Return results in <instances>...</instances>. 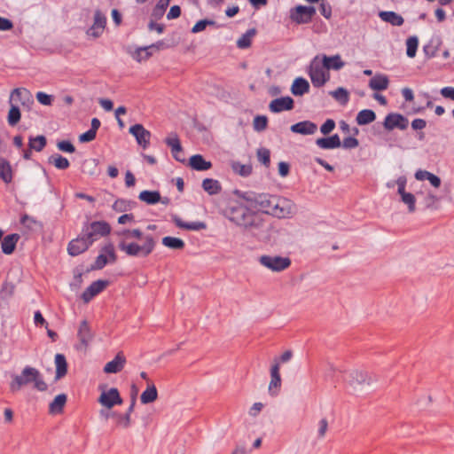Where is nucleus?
<instances>
[{
  "label": "nucleus",
  "instance_id": "3",
  "mask_svg": "<svg viewBox=\"0 0 454 454\" xmlns=\"http://www.w3.org/2000/svg\"><path fill=\"white\" fill-rule=\"evenodd\" d=\"M34 383V387L38 391L44 392L48 389V385L43 380V378L36 368L26 366L21 371L20 375H14L10 383V389L12 392L19 391L22 387Z\"/></svg>",
  "mask_w": 454,
  "mask_h": 454
},
{
  "label": "nucleus",
  "instance_id": "56",
  "mask_svg": "<svg viewBox=\"0 0 454 454\" xmlns=\"http://www.w3.org/2000/svg\"><path fill=\"white\" fill-rule=\"evenodd\" d=\"M144 49H145V47L138 48L133 55V58L138 62H140L142 60H145L153 55L152 51H149V50H144Z\"/></svg>",
  "mask_w": 454,
  "mask_h": 454
},
{
  "label": "nucleus",
  "instance_id": "24",
  "mask_svg": "<svg viewBox=\"0 0 454 454\" xmlns=\"http://www.w3.org/2000/svg\"><path fill=\"white\" fill-rule=\"evenodd\" d=\"M348 382L351 386L356 387V385L360 386L365 383L369 384L370 378L368 377L367 373L363 371L353 370L348 372Z\"/></svg>",
  "mask_w": 454,
  "mask_h": 454
},
{
  "label": "nucleus",
  "instance_id": "30",
  "mask_svg": "<svg viewBox=\"0 0 454 454\" xmlns=\"http://www.w3.org/2000/svg\"><path fill=\"white\" fill-rule=\"evenodd\" d=\"M137 402V392L131 396L130 405L128 408L125 415L117 414L116 417L118 419V424L125 428L130 426V414L134 411L135 405Z\"/></svg>",
  "mask_w": 454,
  "mask_h": 454
},
{
  "label": "nucleus",
  "instance_id": "14",
  "mask_svg": "<svg viewBox=\"0 0 454 454\" xmlns=\"http://www.w3.org/2000/svg\"><path fill=\"white\" fill-rule=\"evenodd\" d=\"M129 133L135 137L137 143L146 149L150 145L151 132L142 124H135L129 128Z\"/></svg>",
  "mask_w": 454,
  "mask_h": 454
},
{
  "label": "nucleus",
  "instance_id": "16",
  "mask_svg": "<svg viewBox=\"0 0 454 454\" xmlns=\"http://www.w3.org/2000/svg\"><path fill=\"white\" fill-rule=\"evenodd\" d=\"M108 285L107 280L98 279L97 281L92 282L82 293V299L84 302H89L91 301L96 295L101 293Z\"/></svg>",
  "mask_w": 454,
  "mask_h": 454
},
{
  "label": "nucleus",
  "instance_id": "18",
  "mask_svg": "<svg viewBox=\"0 0 454 454\" xmlns=\"http://www.w3.org/2000/svg\"><path fill=\"white\" fill-rule=\"evenodd\" d=\"M281 386V377L279 373V363L277 359L270 368V381L269 384V393L272 396H276Z\"/></svg>",
  "mask_w": 454,
  "mask_h": 454
},
{
  "label": "nucleus",
  "instance_id": "9",
  "mask_svg": "<svg viewBox=\"0 0 454 454\" xmlns=\"http://www.w3.org/2000/svg\"><path fill=\"white\" fill-rule=\"evenodd\" d=\"M77 338L79 340V343L76 345V349L86 351L94 338V333L87 320H82L81 322L77 332Z\"/></svg>",
  "mask_w": 454,
  "mask_h": 454
},
{
  "label": "nucleus",
  "instance_id": "19",
  "mask_svg": "<svg viewBox=\"0 0 454 454\" xmlns=\"http://www.w3.org/2000/svg\"><path fill=\"white\" fill-rule=\"evenodd\" d=\"M275 198L276 196H272L268 193H259L254 205V208L262 210L267 215H271Z\"/></svg>",
  "mask_w": 454,
  "mask_h": 454
},
{
  "label": "nucleus",
  "instance_id": "27",
  "mask_svg": "<svg viewBox=\"0 0 454 454\" xmlns=\"http://www.w3.org/2000/svg\"><path fill=\"white\" fill-rule=\"evenodd\" d=\"M189 165L197 171H205L212 167V163L206 160L200 154L192 155L189 160Z\"/></svg>",
  "mask_w": 454,
  "mask_h": 454
},
{
  "label": "nucleus",
  "instance_id": "59",
  "mask_svg": "<svg viewBox=\"0 0 454 454\" xmlns=\"http://www.w3.org/2000/svg\"><path fill=\"white\" fill-rule=\"evenodd\" d=\"M36 99L38 102L43 106H51L53 101V98L51 95H49L45 92L39 91L36 93Z\"/></svg>",
  "mask_w": 454,
  "mask_h": 454
},
{
  "label": "nucleus",
  "instance_id": "11",
  "mask_svg": "<svg viewBox=\"0 0 454 454\" xmlns=\"http://www.w3.org/2000/svg\"><path fill=\"white\" fill-rule=\"evenodd\" d=\"M408 119L401 114L390 113L388 114L383 121V127L387 130H393L394 129H399L404 130L408 128Z\"/></svg>",
  "mask_w": 454,
  "mask_h": 454
},
{
  "label": "nucleus",
  "instance_id": "4",
  "mask_svg": "<svg viewBox=\"0 0 454 454\" xmlns=\"http://www.w3.org/2000/svg\"><path fill=\"white\" fill-rule=\"evenodd\" d=\"M82 231L92 245L99 238L107 236L111 231V226L105 221H94L85 223Z\"/></svg>",
  "mask_w": 454,
  "mask_h": 454
},
{
  "label": "nucleus",
  "instance_id": "42",
  "mask_svg": "<svg viewBox=\"0 0 454 454\" xmlns=\"http://www.w3.org/2000/svg\"><path fill=\"white\" fill-rule=\"evenodd\" d=\"M256 34L254 28L248 29L245 34L241 35L237 41V46L239 49H246L251 45L252 37Z\"/></svg>",
  "mask_w": 454,
  "mask_h": 454
},
{
  "label": "nucleus",
  "instance_id": "32",
  "mask_svg": "<svg viewBox=\"0 0 454 454\" xmlns=\"http://www.w3.org/2000/svg\"><path fill=\"white\" fill-rule=\"evenodd\" d=\"M375 119L376 114L374 113V111L371 109H364L357 114L356 117V121L358 125L363 126L372 123V121H375Z\"/></svg>",
  "mask_w": 454,
  "mask_h": 454
},
{
  "label": "nucleus",
  "instance_id": "57",
  "mask_svg": "<svg viewBox=\"0 0 454 454\" xmlns=\"http://www.w3.org/2000/svg\"><path fill=\"white\" fill-rule=\"evenodd\" d=\"M57 147L59 150L65 152V153H73L75 152V147L68 140H62V141L58 142Z\"/></svg>",
  "mask_w": 454,
  "mask_h": 454
},
{
  "label": "nucleus",
  "instance_id": "49",
  "mask_svg": "<svg viewBox=\"0 0 454 454\" xmlns=\"http://www.w3.org/2000/svg\"><path fill=\"white\" fill-rule=\"evenodd\" d=\"M419 46V39L416 35L410 36L406 40V54L409 58H414Z\"/></svg>",
  "mask_w": 454,
  "mask_h": 454
},
{
  "label": "nucleus",
  "instance_id": "35",
  "mask_svg": "<svg viewBox=\"0 0 454 454\" xmlns=\"http://www.w3.org/2000/svg\"><path fill=\"white\" fill-rule=\"evenodd\" d=\"M138 199L148 205H154L160 200V193L158 191L145 190L139 193Z\"/></svg>",
  "mask_w": 454,
  "mask_h": 454
},
{
  "label": "nucleus",
  "instance_id": "53",
  "mask_svg": "<svg viewBox=\"0 0 454 454\" xmlns=\"http://www.w3.org/2000/svg\"><path fill=\"white\" fill-rule=\"evenodd\" d=\"M400 196H401V200L405 205H407L408 211L410 213H413L416 210V206H415L416 199H415V196L412 193H411V192H406V193H403V194H402Z\"/></svg>",
  "mask_w": 454,
  "mask_h": 454
},
{
  "label": "nucleus",
  "instance_id": "22",
  "mask_svg": "<svg viewBox=\"0 0 454 454\" xmlns=\"http://www.w3.org/2000/svg\"><path fill=\"white\" fill-rule=\"evenodd\" d=\"M316 145L325 150L335 149L341 146V141L338 134L328 137H320L316 140Z\"/></svg>",
  "mask_w": 454,
  "mask_h": 454
},
{
  "label": "nucleus",
  "instance_id": "60",
  "mask_svg": "<svg viewBox=\"0 0 454 454\" xmlns=\"http://www.w3.org/2000/svg\"><path fill=\"white\" fill-rule=\"evenodd\" d=\"M335 128V121L333 119H327L320 127V131L324 135L331 133Z\"/></svg>",
  "mask_w": 454,
  "mask_h": 454
},
{
  "label": "nucleus",
  "instance_id": "12",
  "mask_svg": "<svg viewBox=\"0 0 454 454\" xmlns=\"http://www.w3.org/2000/svg\"><path fill=\"white\" fill-rule=\"evenodd\" d=\"M90 246V241L82 232L81 235L68 243L67 252L71 256H77L87 251Z\"/></svg>",
  "mask_w": 454,
  "mask_h": 454
},
{
  "label": "nucleus",
  "instance_id": "8",
  "mask_svg": "<svg viewBox=\"0 0 454 454\" xmlns=\"http://www.w3.org/2000/svg\"><path fill=\"white\" fill-rule=\"evenodd\" d=\"M294 206L291 200L276 196L271 215L278 218L290 217L294 213Z\"/></svg>",
  "mask_w": 454,
  "mask_h": 454
},
{
  "label": "nucleus",
  "instance_id": "38",
  "mask_svg": "<svg viewBox=\"0 0 454 454\" xmlns=\"http://www.w3.org/2000/svg\"><path fill=\"white\" fill-rule=\"evenodd\" d=\"M67 403V395L65 394L58 395L54 400L50 403L49 410L51 413L57 414L63 411Z\"/></svg>",
  "mask_w": 454,
  "mask_h": 454
},
{
  "label": "nucleus",
  "instance_id": "21",
  "mask_svg": "<svg viewBox=\"0 0 454 454\" xmlns=\"http://www.w3.org/2000/svg\"><path fill=\"white\" fill-rule=\"evenodd\" d=\"M125 364V356L121 352H119L112 361L105 365L104 372L106 373H117L123 369Z\"/></svg>",
  "mask_w": 454,
  "mask_h": 454
},
{
  "label": "nucleus",
  "instance_id": "58",
  "mask_svg": "<svg viewBox=\"0 0 454 454\" xmlns=\"http://www.w3.org/2000/svg\"><path fill=\"white\" fill-rule=\"evenodd\" d=\"M215 24L214 20H199L192 28V33H199L203 31L207 25H213Z\"/></svg>",
  "mask_w": 454,
  "mask_h": 454
},
{
  "label": "nucleus",
  "instance_id": "28",
  "mask_svg": "<svg viewBox=\"0 0 454 454\" xmlns=\"http://www.w3.org/2000/svg\"><path fill=\"white\" fill-rule=\"evenodd\" d=\"M309 83L306 79L302 77L296 78L291 86V92L294 96H302L309 92Z\"/></svg>",
  "mask_w": 454,
  "mask_h": 454
},
{
  "label": "nucleus",
  "instance_id": "43",
  "mask_svg": "<svg viewBox=\"0 0 454 454\" xmlns=\"http://www.w3.org/2000/svg\"><path fill=\"white\" fill-rule=\"evenodd\" d=\"M162 244L171 249H183L185 246L183 239L176 237L167 236L162 239Z\"/></svg>",
  "mask_w": 454,
  "mask_h": 454
},
{
  "label": "nucleus",
  "instance_id": "50",
  "mask_svg": "<svg viewBox=\"0 0 454 454\" xmlns=\"http://www.w3.org/2000/svg\"><path fill=\"white\" fill-rule=\"evenodd\" d=\"M231 167L235 173L244 177L250 176L252 173V166L250 164H242L235 161Z\"/></svg>",
  "mask_w": 454,
  "mask_h": 454
},
{
  "label": "nucleus",
  "instance_id": "52",
  "mask_svg": "<svg viewBox=\"0 0 454 454\" xmlns=\"http://www.w3.org/2000/svg\"><path fill=\"white\" fill-rule=\"evenodd\" d=\"M268 125V118L265 115H257L253 121V128L257 132H262L266 129Z\"/></svg>",
  "mask_w": 454,
  "mask_h": 454
},
{
  "label": "nucleus",
  "instance_id": "33",
  "mask_svg": "<svg viewBox=\"0 0 454 454\" xmlns=\"http://www.w3.org/2000/svg\"><path fill=\"white\" fill-rule=\"evenodd\" d=\"M176 225L181 229L189 231H201L207 228V224L204 222H183L180 218L176 217L174 219Z\"/></svg>",
  "mask_w": 454,
  "mask_h": 454
},
{
  "label": "nucleus",
  "instance_id": "26",
  "mask_svg": "<svg viewBox=\"0 0 454 454\" xmlns=\"http://www.w3.org/2000/svg\"><path fill=\"white\" fill-rule=\"evenodd\" d=\"M379 17L385 22L391 24L392 26L400 27L403 24V18L392 11H382L380 12Z\"/></svg>",
  "mask_w": 454,
  "mask_h": 454
},
{
  "label": "nucleus",
  "instance_id": "46",
  "mask_svg": "<svg viewBox=\"0 0 454 454\" xmlns=\"http://www.w3.org/2000/svg\"><path fill=\"white\" fill-rule=\"evenodd\" d=\"M49 162L53 164L58 169H67L69 168V160L60 154H53L49 158Z\"/></svg>",
  "mask_w": 454,
  "mask_h": 454
},
{
  "label": "nucleus",
  "instance_id": "63",
  "mask_svg": "<svg viewBox=\"0 0 454 454\" xmlns=\"http://www.w3.org/2000/svg\"><path fill=\"white\" fill-rule=\"evenodd\" d=\"M439 201V198L433 193H428L425 198L426 207L428 208H435V204Z\"/></svg>",
  "mask_w": 454,
  "mask_h": 454
},
{
  "label": "nucleus",
  "instance_id": "10",
  "mask_svg": "<svg viewBox=\"0 0 454 454\" xmlns=\"http://www.w3.org/2000/svg\"><path fill=\"white\" fill-rule=\"evenodd\" d=\"M102 254H98L91 265V270H102L108 262H114L117 259L114 245L108 243L102 247Z\"/></svg>",
  "mask_w": 454,
  "mask_h": 454
},
{
  "label": "nucleus",
  "instance_id": "34",
  "mask_svg": "<svg viewBox=\"0 0 454 454\" xmlns=\"http://www.w3.org/2000/svg\"><path fill=\"white\" fill-rule=\"evenodd\" d=\"M202 188L209 195H215L221 192L222 185L218 180L206 178L202 182Z\"/></svg>",
  "mask_w": 454,
  "mask_h": 454
},
{
  "label": "nucleus",
  "instance_id": "17",
  "mask_svg": "<svg viewBox=\"0 0 454 454\" xmlns=\"http://www.w3.org/2000/svg\"><path fill=\"white\" fill-rule=\"evenodd\" d=\"M294 101L289 96L275 98L269 105V109L272 113H280L283 111H290V110L294 109Z\"/></svg>",
  "mask_w": 454,
  "mask_h": 454
},
{
  "label": "nucleus",
  "instance_id": "25",
  "mask_svg": "<svg viewBox=\"0 0 454 454\" xmlns=\"http://www.w3.org/2000/svg\"><path fill=\"white\" fill-rule=\"evenodd\" d=\"M20 235L17 233L7 235L1 243L2 252L5 254H11L15 250Z\"/></svg>",
  "mask_w": 454,
  "mask_h": 454
},
{
  "label": "nucleus",
  "instance_id": "37",
  "mask_svg": "<svg viewBox=\"0 0 454 454\" xmlns=\"http://www.w3.org/2000/svg\"><path fill=\"white\" fill-rule=\"evenodd\" d=\"M0 178L6 184L12 180V168L7 160L0 157Z\"/></svg>",
  "mask_w": 454,
  "mask_h": 454
},
{
  "label": "nucleus",
  "instance_id": "29",
  "mask_svg": "<svg viewBox=\"0 0 454 454\" xmlns=\"http://www.w3.org/2000/svg\"><path fill=\"white\" fill-rule=\"evenodd\" d=\"M389 80L385 74H376L369 82V87L373 90H384L387 89Z\"/></svg>",
  "mask_w": 454,
  "mask_h": 454
},
{
  "label": "nucleus",
  "instance_id": "62",
  "mask_svg": "<svg viewBox=\"0 0 454 454\" xmlns=\"http://www.w3.org/2000/svg\"><path fill=\"white\" fill-rule=\"evenodd\" d=\"M97 133L89 129L88 131L82 133L79 136V141L81 143H88L95 139Z\"/></svg>",
  "mask_w": 454,
  "mask_h": 454
},
{
  "label": "nucleus",
  "instance_id": "61",
  "mask_svg": "<svg viewBox=\"0 0 454 454\" xmlns=\"http://www.w3.org/2000/svg\"><path fill=\"white\" fill-rule=\"evenodd\" d=\"M358 145V140L352 137H345L341 143L342 147L345 149H353L357 147Z\"/></svg>",
  "mask_w": 454,
  "mask_h": 454
},
{
  "label": "nucleus",
  "instance_id": "36",
  "mask_svg": "<svg viewBox=\"0 0 454 454\" xmlns=\"http://www.w3.org/2000/svg\"><path fill=\"white\" fill-rule=\"evenodd\" d=\"M158 398V391L154 384L148 385L147 388L141 394L140 401L143 404L154 402Z\"/></svg>",
  "mask_w": 454,
  "mask_h": 454
},
{
  "label": "nucleus",
  "instance_id": "55",
  "mask_svg": "<svg viewBox=\"0 0 454 454\" xmlns=\"http://www.w3.org/2000/svg\"><path fill=\"white\" fill-rule=\"evenodd\" d=\"M258 160L265 166H269L270 162V152L269 149L261 148L257 151Z\"/></svg>",
  "mask_w": 454,
  "mask_h": 454
},
{
  "label": "nucleus",
  "instance_id": "5",
  "mask_svg": "<svg viewBox=\"0 0 454 454\" xmlns=\"http://www.w3.org/2000/svg\"><path fill=\"white\" fill-rule=\"evenodd\" d=\"M325 70V65L317 56L311 60L308 73L315 87L319 88L323 86L329 79V75L326 76Z\"/></svg>",
  "mask_w": 454,
  "mask_h": 454
},
{
  "label": "nucleus",
  "instance_id": "41",
  "mask_svg": "<svg viewBox=\"0 0 454 454\" xmlns=\"http://www.w3.org/2000/svg\"><path fill=\"white\" fill-rule=\"evenodd\" d=\"M137 203L133 200L119 199L113 205V209L116 212H127L135 207Z\"/></svg>",
  "mask_w": 454,
  "mask_h": 454
},
{
  "label": "nucleus",
  "instance_id": "48",
  "mask_svg": "<svg viewBox=\"0 0 454 454\" xmlns=\"http://www.w3.org/2000/svg\"><path fill=\"white\" fill-rule=\"evenodd\" d=\"M330 95L341 105H346L349 99L348 91L342 87H339L335 90L330 91Z\"/></svg>",
  "mask_w": 454,
  "mask_h": 454
},
{
  "label": "nucleus",
  "instance_id": "13",
  "mask_svg": "<svg viewBox=\"0 0 454 454\" xmlns=\"http://www.w3.org/2000/svg\"><path fill=\"white\" fill-rule=\"evenodd\" d=\"M98 403L107 409L113 408L116 404H121L122 399L116 387H112L107 391H103L98 398Z\"/></svg>",
  "mask_w": 454,
  "mask_h": 454
},
{
  "label": "nucleus",
  "instance_id": "15",
  "mask_svg": "<svg viewBox=\"0 0 454 454\" xmlns=\"http://www.w3.org/2000/svg\"><path fill=\"white\" fill-rule=\"evenodd\" d=\"M165 143L168 146L170 147L174 159L179 162L184 163L185 161V158L178 136L176 133H171L165 139Z\"/></svg>",
  "mask_w": 454,
  "mask_h": 454
},
{
  "label": "nucleus",
  "instance_id": "23",
  "mask_svg": "<svg viewBox=\"0 0 454 454\" xmlns=\"http://www.w3.org/2000/svg\"><path fill=\"white\" fill-rule=\"evenodd\" d=\"M325 65L326 70H340L345 66V62L342 61L340 55L336 54L333 56H323L321 60Z\"/></svg>",
  "mask_w": 454,
  "mask_h": 454
},
{
  "label": "nucleus",
  "instance_id": "6",
  "mask_svg": "<svg viewBox=\"0 0 454 454\" xmlns=\"http://www.w3.org/2000/svg\"><path fill=\"white\" fill-rule=\"evenodd\" d=\"M259 262L265 268L276 272L283 271L291 265L289 257L280 255L264 254L259 257Z\"/></svg>",
  "mask_w": 454,
  "mask_h": 454
},
{
  "label": "nucleus",
  "instance_id": "1",
  "mask_svg": "<svg viewBox=\"0 0 454 454\" xmlns=\"http://www.w3.org/2000/svg\"><path fill=\"white\" fill-rule=\"evenodd\" d=\"M221 214L236 226L254 236H258L266 229L262 216L239 200H230L221 210Z\"/></svg>",
  "mask_w": 454,
  "mask_h": 454
},
{
  "label": "nucleus",
  "instance_id": "47",
  "mask_svg": "<svg viewBox=\"0 0 454 454\" xmlns=\"http://www.w3.org/2000/svg\"><path fill=\"white\" fill-rule=\"evenodd\" d=\"M168 5L169 0H159L152 12V17L155 20L161 19Z\"/></svg>",
  "mask_w": 454,
  "mask_h": 454
},
{
  "label": "nucleus",
  "instance_id": "39",
  "mask_svg": "<svg viewBox=\"0 0 454 454\" xmlns=\"http://www.w3.org/2000/svg\"><path fill=\"white\" fill-rule=\"evenodd\" d=\"M30 95L31 93L28 90L25 88H16L11 92L9 103L20 102L21 104L23 101H26L27 98Z\"/></svg>",
  "mask_w": 454,
  "mask_h": 454
},
{
  "label": "nucleus",
  "instance_id": "54",
  "mask_svg": "<svg viewBox=\"0 0 454 454\" xmlns=\"http://www.w3.org/2000/svg\"><path fill=\"white\" fill-rule=\"evenodd\" d=\"M98 28L104 30L106 25V16L99 11L97 10L94 13V22Z\"/></svg>",
  "mask_w": 454,
  "mask_h": 454
},
{
  "label": "nucleus",
  "instance_id": "51",
  "mask_svg": "<svg viewBox=\"0 0 454 454\" xmlns=\"http://www.w3.org/2000/svg\"><path fill=\"white\" fill-rule=\"evenodd\" d=\"M441 43L440 38L432 39L428 44L423 47V51L425 54L428 58H433L435 56L436 51H438L439 45Z\"/></svg>",
  "mask_w": 454,
  "mask_h": 454
},
{
  "label": "nucleus",
  "instance_id": "20",
  "mask_svg": "<svg viewBox=\"0 0 454 454\" xmlns=\"http://www.w3.org/2000/svg\"><path fill=\"white\" fill-rule=\"evenodd\" d=\"M290 130L297 134L312 135L317 130V126L310 121H302L292 125Z\"/></svg>",
  "mask_w": 454,
  "mask_h": 454
},
{
  "label": "nucleus",
  "instance_id": "40",
  "mask_svg": "<svg viewBox=\"0 0 454 454\" xmlns=\"http://www.w3.org/2000/svg\"><path fill=\"white\" fill-rule=\"evenodd\" d=\"M9 104H10L11 107L8 112L7 121L10 126L13 127V126L17 125L19 123V121H20L21 114H20V110L18 106H16L13 103H9Z\"/></svg>",
  "mask_w": 454,
  "mask_h": 454
},
{
  "label": "nucleus",
  "instance_id": "45",
  "mask_svg": "<svg viewBox=\"0 0 454 454\" xmlns=\"http://www.w3.org/2000/svg\"><path fill=\"white\" fill-rule=\"evenodd\" d=\"M234 194L237 195L239 198L244 200L248 203V207H254L256 200H257V193H254L253 192H242L239 190H235Z\"/></svg>",
  "mask_w": 454,
  "mask_h": 454
},
{
  "label": "nucleus",
  "instance_id": "44",
  "mask_svg": "<svg viewBox=\"0 0 454 454\" xmlns=\"http://www.w3.org/2000/svg\"><path fill=\"white\" fill-rule=\"evenodd\" d=\"M47 140L46 137L43 135H39L35 137H30L28 146L30 149H34L36 152H41L46 146Z\"/></svg>",
  "mask_w": 454,
  "mask_h": 454
},
{
  "label": "nucleus",
  "instance_id": "31",
  "mask_svg": "<svg viewBox=\"0 0 454 454\" xmlns=\"http://www.w3.org/2000/svg\"><path fill=\"white\" fill-rule=\"evenodd\" d=\"M56 375L55 380H59L63 378L67 372V363L66 356L63 354H57L55 356Z\"/></svg>",
  "mask_w": 454,
  "mask_h": 454
},
{
  "label": "nucleus",
  "instance_id": "2",
  "mask_svg": "<svg viewBox=\"0 0 454 454\" xmlns=\"http://www.w3.org/2000/svg\"><path fill=\"white\" fill-rule=\"evenodd\" d=\"M124 236L126 239H137L142 241V244L137 242H128L121 240L118 247L129 256L133 257H147L153 253L156 246V239L153 235H144L139 229L123 230L118 233Z\"/></svg>",
  "mask_w": 454,
  "mask_h": 454
},
{
  "label": "nucleus",
  "instance_id": "64",
  "mask_svg": "<svg viewBox=\"0 0 454 454\" xmlns=\"http://www.w3.org/2000/svg\"><path fill=\"white\" fill-rule=\"evenodd\" d=\"M440 93L443 98L454 101V87H443L441 89Z\"/></svg>",
  "mask_w": 454,
  "mask_h": 454
},
{
  "label": "nucleus",
  "instance_id": "7",
  "mask_svg": "<svg viewBox=\"0 0 454 454\" xmlns=\"http://www.w3.org/2000/svg\"><path fill=\"white\" fill-rule=\"evenodd\" d=\"M316 14L314 6L297 5L290 10V20L298 24H308L311 22Z\"/></svg>",
  "mask_w": 454,
  "mask_h": 454
}]
</instances>
